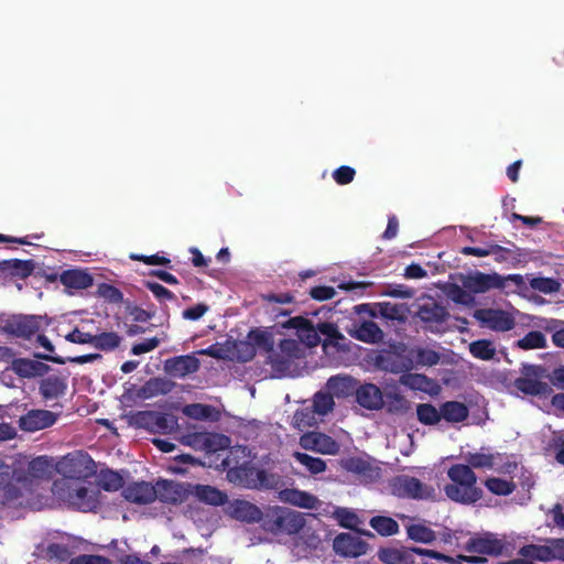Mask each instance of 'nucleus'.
Returning <instances> with one entry per match:
<instances>
[{"mask_svg":"<svg viewBox=\"0 0 564 564\" xmlns=\"http://www.w3.org/2000/svg\"><path fill=\"white\" fill-rule=\"evenodd\" d=\"M460 281L463 286L471 294L485 293L491 289L503 290L509 281L512 282L517 289L525 288V281L521 274H509L507 276H502L496 272L484 273L476 271L467 275H463Z\"/></svg>","mask_w":564,"mask_h":564,"instance_id":"2","label":"nucleus"},{"mask_svg":"<svg viewBox=\"0 0 564 564\" xmlns=\"http://www.w3.org/2000/svg\"><path fill=\"white\" fill-rule=\"evenodd\" d=\"M248 338L252 341V345H250L248 343L241 344L247 350L246 356L242 358L243 361L251 360L254 357L256 350H254L253 346L261 347L268 352L273 350L272 337L270 334H268L264 330H259V329L250 330L248 334Z\"/></svg>","mask_w":564,"mask_h":564,"instance_id":"27","label":"nucleus"},{"mask_svg":"<svg viewBox=\"0 0 564 564\" xmlns=\"http://www.w3.org/2000/svg\"><path fill=\"white\" fill-rule=\"evenodd\" d=\"M484 485L492 495L496 496H509L517 489L514 481L499 477H488L484 481Z\"/></svg>","mask_w":564,"mask_h":564,"instance_id":"37","label":"nucleus"},{"mask_svg":"<svg viewBox=\"0 0 564 564\" xmlns=\"http://www.w3.org/2000/svg\"><path fill=\"white\" fill-rule=\"evenodd\" d=\"M464 549L469 553L498 556L505 550V542L492 533L470 538Z\"/></svg>","mask_w":564,"mask_h":564,"instance_id":"14","label":"nucleus"},{"mask_svg":"<svg viewBox=\"0 0 564 564\" xmlns=\"http://www.w3.org/2000/svg\"><path fill=\"white\" fill-rule=\"evenodd\" d=\"M123 486V479L118 473L110 471L104 475L101 487L106 491H115Z\"/></svg>","mask_w":564,"mask_h":564,"instance_id":"62","label":"nucleus"},{"mask_svg":"<svg viewBox=\"0 0 564 564\" xmlns=\"http://www.w3.org/2000/svg\"><path fill=\"white\" fill-rule=\"evenodd\" d=\"M406 532L411 540L420 543H432L436 539L435 532L423 524H411Z\"/></svg>","mask_w":564,"mask_h":564,"instance_id":"46","label":"nucleus"},{"mask_svg":"<svg viewBox=\"0 0 564 564\" xmlns=\"http://www.w3.org/2000/svg\"><path fill=\"white\" fill-rule=\"evenodd\" d=\"M381 295L395 299H411L414 296V290L404 284H389L381 291Z\"/></svg>","mask_w":564,"mask_h":564,"instance_id":"54","label":"nucleus"},{"mask_svg":"<svg viewBox=\"0 0 564 564\" xmlns=\"http://www.w3.org/2000/svg\"><path fill=\"white\" fill-rule=\"evenodd\" d=\"M449 484L444 486L446 497L460 505H475L482 496L484 491L477 486V475L470 466L464 464H454L447 469Z\"/></svg>","mask_w":564,"mask_h":564,"instance_id":"1","label":"nucleus"},{"mask_svg":"<svg viewBox=\"0 0 564 564\" xmlns=\"http://www.w3.org/2000/svg\"><path fill=\"white\" fill-rule=\"evenodd\" d=\"M46 557L50 561L66 562L70 557V551L68 546L59 543H51L46 549Z\"/></svg>","mask_w":564,"mask_h":564,"instance_id":"53","label":"nucleus"},{"mask_svg":"<svg viewBox=\"0 0 564 564\" xmlns=\"http://www.w3.org/2000/svg\"><path fill=\"white\" fill-rule=\"evenodd\" d=\"M383 408L389 414L403 415L411 409L410 401L397 389L383 392Z\"/></svg>","mask_w":564,"mask_h":564,"instance_id":"29","label":"nucleus"},{"mask_svg":"<svg viewBox=\"0 0 564 564\" xmlns=\"http://www.w3.org/2000/svg\"><path fill=\"white\" fill-rule=\"evenodd\" d=\"M173 382L165 378H150L140 389V395L144 399H151L158 395L167 394L173 389Z\"/></svg>","mask_w":564,"mask_h":564,"instance_id":"33","label":"nucleus"},{"mask_svg":"<svg viewBox=\"0 0 564 564\" xmlns=\"http://www.w3.org/2000/svg\"><path fill=\"white\" fill-rule=\"evenodd\" d=\"M35 358L51 361V362H54L57 365H65L66 362L84 365L87 362H93V361L101 358V356L99 354H87V355H82V356H76V357L64 358V357H61L57 355H41V352H37V354H35Z\"/></svg>","mask_w":564,"mask_h":564,"instance_id":"39","label":"nucleus"},{"mask_svg":"<svg viewBox=\"0 0 564 564\" xmlns=\"http://www.w3.org/2000/svg\"><path fill=\"white\" fill-rule=\"evenodd\" d=\"M370 527L383 536L394 535L399 532L398 522L384 516H376L370 520Z\"/></svg>","mask_w":564,"mask_h":564,"instance_id":"41","label":"nucleus"},{"mask_svg":"<svg viewBox=\"0 0 564 564\" xmlns=\"http://www.w3.org/2000/svg\"><path fill=\"white\" fill-rule=\"evenodd\" d=\"M518 347L524 350L545 348L546 338L540 330H531L518 340Z\"/></svg>","mask_w":564,"mask_h":564,"instance_id":"47","label":"nucleus"},{"mask_svg":"<svg viewBox=\"0 0 564 564\" xmlns=\"http://www.w3.org/2000/svg\"><path fill=\"white\" fill-rule=\"evenodd\" d=\"M209 310V306L205 303H198L195 306L188 307L183 311L182 317L187 321H198Z\"/></svg>","mask_w":564,"mask_h":564,"instance_id":"63","label":"nucleus"},{"mask_svg":"<svg viewBox=\"0 0 564 564\" xmlns=\"http://www.w3.org/2000/svg\"><path fill=\"white\" fill-rule=\"evenodd\" d=\"M310 295L315 301H327L336 295V291L333 286L317 285L310 290Z\"/></svg>","mask_w":564,"mask_h":564,"instance_id":"61","label":"nucleus"},{"mask_svg":"<svg viewBox=\"0 0 564 564\" xmlns=\"http://www.w3.org/2000/svg\"><path fill=\"white\" fill-rule=\"evenodd\" d=\"M546 370L542 366L523 365L521 377L514 380V387L524 394L547 398L553 390L547 382L542 381L546 378Z\"/></svg>","mask_w":564,"mask_h":564,"instance_id":"5","label":"nucleus"},{"mask_svg":"<svg viewBox=\"0 0 564 564\" xmlns=\"http://www.w3.org/2000/svg\"><path fill=\"white\" fill-rule=\"evenodd\" d=\"M230 446V438L220 433L206 432L204 452L216 453Z\"/></svg>","mask_w":564,"mask_h":564,"instance_id":"44","label":"nucleus"},{"mask_svg":"<svg viewBox=\"0 0 564 564\" xmlns=\"http://www.w3.org/2000/svg\"><path fill=\"white\" fill-rule=\"evenodd\" d=\"M65 339L73 344L93 345L94 335L90 333H85L80 330L78 327H75L72 332L65 335Z\"/></svg>","mask_w":564,"mask_h":564,"instance_id":"60","label":"nucleus"},{"mask_svg":"<svg viewBox=\"0 0 564 564\" xmlns=\"http://www.w3.org/2000/svg\"><path fill=\"white\" fill-rule=\"evenodd\" d=\"M530 286L544 294L556 293L561 289V283L553 278L536 276L530 280Z\"/></svg>","mask_w":564,"mask_h":564,"instance_id":"50","label":"nucleus"},{"mask_svg":"<svg viewBox=\"0 0 564 564\" xmlns=\"http://www.w3.org/2000/svg\"><path fill=\"white\" fill-rule=\"evenodd\" d=\"M122 338L115 332L94 335L93 346L102 351H111L120 346Z\"/></svg>","mask_w":564,"mask_h":564,"instance_id":"40","label":"nucleus"},{"mask_svg":"<svg viewBox=\"0 0 564 564\" xmlns=\"http://www.w3.org/2000/svg\"><path fill=\"white\" fill-rule=\"evenodd\" d=\"M130 259L134 261L143 262L148 265H164V267H171V260L164 256L160 254H152V256H143V254H130Z\"/></svg>","mask_w":564,"mask_h":564,"instance_id":"58","label":"nucleus"},{"mask_svg":"<svg viewBox=\"0 0 564 564\" xmlns=\"http://www.w3.org/2000/svg\"><path fill=\"white\" fill-rule=\"evenodd\" d=\"M144 286L151 291L154 297L162 304L177 300L173 292L158 282L144 281Z\"/></svg>","mask_w":564,"mask_h":564,"instance_id":"51","label":"nucleus"},{"mask_svg":"<svg viewBox=\"0 0 564 564\" xmlns=\"http://www.w3.org/2000/svg\"><path fill=\"white\" fill-rule=\"evenodd\" d=\"M416 417L423 425H436L441 422V408L436 409L431 403H419L416 405Z\"/></svg>","mask_w":564,"mask_h":564,"instance_id":"38","label":"nucleus"},{"mask_svg":"<svg viewBox=\"0 0 564 564\" xmlns=\"http://www.w3.org/2000/svg\"><path fill=\"white\" fill-rule=\"evenodd\" d=\"M475 317L481 324L496 332H508L514 327L513 317L502 311L494 308H481L475 312Z\"/></svg>","mask_w":564,"mask_h":564,"instance_id":"15","label":"nucleus"},{"mask_svg":"<svg viewBox=\"0 0 564 564\" xmlns=\"http://www.w3.org/2000/svg\"><path fill=\"white\" fill-rule=\"evenodd\" d=\"M50 467H51V463L46 456H39V457L32 459L28 465V469L24 468V470L26 473V479L24 482H21V484L25 485L29 481L30 477H33V478L44 477L47 474Z\"/></svg>","mask_w":564,"mask_h":564,"instance_id":"45","label":"nucleus"},{"mask_svg":"<svg viewBox=\"0 0 564 564\" xmlns=\"http://www.w3.org/2000/svg\"><path fill=\"white\" fill-rule=\"evenodd\" d=\"M380 315L390 321L404 323L408 318L409 307L406 304L382 302L378 304Z\"/></svg>","mask_w":564,"mask_h":564,"instance_id":"35","label":"nucleus"},{"mask_svg":"<svg viewBox=\"0 0 564 564\" xmlns=\"http://www.w3.org/2000/svg\"><path fill=\"white\" fill-rule=\"evenodd\" d=\"M294 459L300 463L311 475H318L326 470V462L319 457H313L306 453L294 452Z\"/></svg>","mask_w":564,"mask_h":564,"instance_id":"36","label":"nucleus"},{"mask_svg":"<svg viewBox=\"0 0 564 564\" xmlns=\"http://www.w3.org/2000/svg\"><path fill=\"white\" fill-rule=\"evenodd\" d=\"M191 496L198 501L210 506H223L227 501V495L209 485H192Z\"/></svg>","mask_w":564,"mask_h":564,"instance_id":"26","label":"nucleus"},{"mask_svg":"<svg viewBox=\"0 0 564 564\" xmlns=\"http://www.w3.org/2000/svg\"><path fill=\"white\" fill-rule=\"evenodd\" d=\"M58 414L50 410L34 409L28 411L19 420V426L25 432H35L54 425Z\"/></svg>","mask_w":564,"mask_h":564,"instance_id":"16","label":"nucleus"},{"mask_svg":"<svg viewBox=\"0 0 564 564\" xmlns=\"http://www.w3.org/2000/svg\"><path fill=\"white\" fill-rule=\"evenodd\" d=\"M43 317L40 315H11L0 317V329L18 338L30 339L42 327Z\"/></svg>","mask_w":564,"mask_h":564,"instance_id":"6","label":"nucleus"},{"mask_svg":"<svg viewBox=\"0 0 564 564\" xmlns=\"http://www.w3.org/2000/svg\"><path fill=\"white\" fill-rule=\"evenodd\" d=\"M416 316L425 324L426 329L434 333L448 319L449 313L445 306L432 301L420 305Z\"/></svg>","mask_w":564,"mask_h":564,"instance_id":"12","label":"nucleus"},{"mask_svg":"<svg viewBox=\"0 0 564 564\" xmlns=\"http://www.w3.org/2000/svg\"><path fill=\"white\" fill-rule=\"evenodd\" d=\"M356 401L364 409L378 411L383 409V392L375 383H362L355 390Z\"/></svg>","mask_w":564,"mask_h":564,"instance_id":"19","label":"nucleus"},{"mask_svg":"<svg viewBox=\"0 0 564 564\" xmlns=\"http://www.w3.org/2000/svg\"><path fill=\"white\" fill-rule=\"evenodd\" d=\"M389 488L393 496L402 499L436 500V489L409 475H398L390 479Z\"/></svg>","mask_w":564,"mask_h":564,"instance_id":"3","label":"nucleus"},{"mask_svg":"<svg viewBox=\"0 0 564 564\" xmlns=\"http://www.w3.org/2000/svg\"><path fill=\"white\" fill-rule=\"evenodd\" d=\"M356 171L348 165H341L333 172V178L338 185H347L355 178Z\"/></svg>","mask_w":564,"mask_h":564,"instance_id":"59","label":"nucleus"},{"mask_svg":"<svg viewBox=\"0 0 564 564\" xmlns=\"http://www.w3.org/2000/svg\"><path fill=\"white\" fill-rule=\"evenodd\" d=\"M25 479L26 473L21 462L7 463L0 456V489L4 491L6 500L12 501L21 496V490L17 485L24 482Z\"/></svg>","mask_w":564,"mask_h":564,"instance_id":"7","label":"nucleus"},{"mask_svg":"<svg viewBox=\"0 0 564 564\" xmlns=\"http://www.w3.org/2000/svg\"><path fill=\"white\" fill-rule=\"evenodd\" d=\"M440 354L429 348H417L415 350V360L421 366H435L440 362Z\"/></svg>","mask_w":564,"mask_h":564,"instance_id":"55","label":"nucleus"},{"mask_svg":"<svg viewBox=\"0 0 564 564\" xmlns=\"http://www.w3.org/2000/svg\"><path fill=\"white\" fill-rule=\"evenodd\" d=\"M191 484L161 479L155 484L156 499L167 505H181L191 497Z\"/></svg>","mask_w":564,"mask_h":564,"instance_id":"9","label":"nucleus"},{"mask_svg":"<svg viewBox=\"0 0 564 564\" xmlns=\"http://www.w3.org/2000/svg\"><path fill=\"white\" fill-rule=\"evenodd\" d=\"M413 551L412 547H386L379 550L378 557L384 564H413Z\"/></svg>","mask_w":564,"mask_h":564,"instance_id":"28","label":"nucleus"},{"mask_svg":"<svg viewBox=\"0 0 564 564\" xmlns=\"http://www.w3.org/2000/svg\"><path fill=\"white\" fill-rule=\"evenodd\" d=\"M200 367V361L194 355H182L166 359L164 370L174 378H184L195 373Z\"/></svg>","mask_w":564,"mask_h":564,"instance_id":"18","label":"nucleus"},{"mask_svg":"<svg viewBox=\"0 0 564 564\" xmlns=\"http://www.w3.org/2000/svg\"><path fill=\"white\" fill-rule=\"evenodd\" d=\"M350 335L368 344H377L383 338L382 329L372 321L362 322Z\"/></svg>","mask_w":564,"mask_h":564,"instance_id":"32","label":"nucleus"},{"mask_svg":"<svg viewBox=\"0 0 564 564\" xmlns=\"http://www.w3.org/2000/svg\"><path fill=\"white\" fill-rule=\"evenodd\" d=\"M447 295L456 304L473 306L475 303L474 295L463 285L449 284Z\"/></svg>","mask_w":564,"mask_h":564,"instance_id":"49","label":"nucleus"},{"mask_svg":"<svg viewBox=\"0 0 564 564\" xmlns=\"http://www.w3.org/2000/svg\"><path fill=\"white\" fill-rule=\"evenodd\" d=\"M67 390V377L51 375L43 378L39 384V392L44 400H55L63 397Z\"/></svg>","mask_w":564,"mask_h":564,"instance_id":"22","label":"nucleus"},{"mask_svg":"<svg viewBox=\"0 0 564 564\" xmlns=\"http://www.w3.org/2000/svg\"><path fill=\"white\" fill-rule=\"evenodd\" d=\"M63 489L66 491L68 502L84 512L94 511L100 505L98 492L89 491L84 484L73 476L63 481Z\"/></svg>","mask_w":564,"mask_h":564,"instance_id":"8","label":"nucleus"},{"mask_svg":"<svg viewBox=\"0 0 564 564\" xmlns=\"http://www.w3.org/2000/svg\"><path fill=\"white\" fill-rule=\"evenodd\" d=\"M214 408L212 405L202 404V403H193L186 405L184 409V413L192 419L195 420H208L212 417L214 412Z\"/></svg>","mask_w":564,"mask_h":564,"instance_id":"52","label":"nucleus"},{"mask_svg":"<svg viewBox=\"0 0 564 564\" xmlns=\"http://www.w3.org/2000/svg\"><path fill=\"white\" fill-rule=\"evenodd\" d=\"M335 405L334 398L328 392L318 391L313 398V410L318 415H326L333 411Z\"/></svg>","mask_w":564,"mask_h":564,"instance_id":"48","label":"nucleus"},{"mask_svg":"<svg viewBox=\"0 0 564 564\" xmlns=\"http://www.w3.org/2000/svg\"><path fill=\"white\" fill-rule=\"evenodd\" d=\"M469 352L480 360H491L496 355V347L488 339H478L469 344Z\"/></svg>","mask_w":564,"mask_h":564,"instance_id":"42","label":"nucleus"},{"mask_svg":"<svg viewBox=\"0 0 564 564\" xmlns=\"http://www.w3.org/2000/svg\"><path fill=\"white\" fill-rule=\"evenodd\" d=\"M372 360L378 369L395 375L410 371L413 368L412 359L395 350H380Z\"/></svg>","mask_w":564,"mask_h":564,"instance_id":"10","label":"nucleus"},{"mask_svg":"<svg viewBox=\"0 0 564 564\" xmlns=\"http://www.w3.org/2000/svg\"><path fill=\"white\" fill-rule=\"evenodd\" d=\"M59 282L67 289L86 290L94 284V278L84 270L68 269L61 273Z\"/></svg>","mask_w":564,"mask_h":564,"instance_id":"25","label":"nucleus"},{"mask_svg":"<svg viewBox=\"0 0 564 564\" xmlns=\"http://www.w3.org/2000/svg\"><path fill=\"white\" fill-rule=\"evenodd\" d=\"M300 446L305 451H312L324 455H337L340 445L332 436L322 432H307L301 435Z\"/></svg>","mask_w":564,"mask_h":564,"instance_id":"11","label":"nucleus"},{"mask_svg":"<svg viewBox=\"0 0 564 564\" xmlns=\"http://www.w3.org/2000/svg\"><path fill=\"white\" fill-rule=\"evenodd\" d=\"M12 264H13V267L11 268L10 274L13 276H19L21 279H25L33 273V270H34L33 260L14 259Z\"/></svg>","mask_w":564,"mask_h":564,"instance_id":"57","label":"nucleus"},{"mask_svg":"<svg viewBox=\"0 0 564 564\" xmlns=\"http://www.w3.org/2000/svg\"><path fill=\"white\" fill-rule=\"evenodd\" d=\"M124 499L137 505H148L156 499L155 485L148 481L133 482L122 491Z\"/></svg>","mask_w":564,"mask_h":564,"instance_id":"21","label":"nucleus"},{"mask_svg":"<svg viewBox=\"0 0 564 564\" xmlns=\"http://www.w3.org/2000/svg\"><path fill=\"white\" fill-rule=\"evenodd\" d=\"M312 322L303 316H295L289 318L286 322L282 324L283 328H293L299 330L300 333H305L312 326Z\"/></svg>","mask_w":564,"mask_h":564,"instance_id":"64","label":"nucleus"},{"mask_svg":"<svg viewBox=\"0 0 564 564\" xmlns=\"http://www.w3.org/2000/svg\"><path fill=\"white\" fill-rule=\"evenodd\" d=\"M352 379L350 377L333 376L327 380V387L335 394L346 393L351 388Z\"/></svg>","mask_w":564,"mask_h":564,"instance_id":"56","label":"nucleus"},{"mask_svg":"<svg viewBox=\"0 0 564 564\" xmlns=\"http://www.w3.org/2000/svg\"><path fill=\"white\" fill-rule=\"evenodd\" d=\"M230 516L241 522H261L262 511L253 503L246 500H236L230 506Z\"/></svg>","mask_w":564,"mask_h":564,"instance_id":"24","label":"nucleus"},{"mask_svg":"<svg viewBox=\"0 0 564 564\" xmlns=\"http://www.w3.org/2000/svg\"><path fill=\"white\" fill-rule=\"evenodd\" d=\"M281 498L293 506L307 509L314 508L317 502V498L315 496L299 489L283 490L281 491Z\"/></svg>","mask_w":564,"mask_h":564,"instance_id":"34","label":"nucleus"},{"mask_svg":"<svg viewBox=\"0 0 564 564\" xmlns=\"http://www.w3.org/2000/svg\"><path fill=\"white\" fill-rule=\"evenodd\" d=\"M469 415L468 406L459 401H446L441 404V420L448 423H460Z\"/></svg>","mask_w":564,"mask_h":564,"instance_id":"31","label":"nucleus"},{"mask_svg":"<svg viewBox=\"0 0 564 564\" xmlns=\"http://www.w3.org/2000/svg\"><path fill=\"white\" fill-rule=\"evenodd\" d=\"M238 476L245 475L250 477L248 486L256 489H279L282 485V478L278 474L269 473L265 469L254 467L238 468Z\"/></svg>","mask_w":564,"mask_h":564,"instance_id":"13","label":"nucleus"},{"mask_svg":"<svg viewBox=\"0 0 564 564\" xmlns=\"http://www.w3.org/2000/svg\"><path fill=\"white\" fill-rule=\"evenodd\" d=\"M484 447L480 452H468L465 454L464 458L466 460L467 466H470V469H494L497 459L501 458L500 453H485Z\"/></svg>","mask_w":564,"mask_h":564,"instance_id":"30","label":"nucleus"},{"mask_svg":"<svg viewBox=\"0 0 564 564\" xmlns=\"http://www.w3.org/2000/svg\"><path fill=\"white\" fill-rule=\"evenodd\" d=\"M12 371L20 378L43 377L51 369L48 365L28 358H18L12 360Z\"/></svg>","mask_w":564,"mask_h":564,"instance_id":"23","label":"nucleus"},{"mask_svg":"<svg viewBox=\"0 0 564 564\" xmlns=\"http://www.w3.org/2000/svg\"><path fill=\"white\" fill-rule=\"evenodd\" d=\"M333 547L337 554L358 557L368 551V543L351 533H340L334 539Z\"/></svg>","mask_w":564,"mask_h":564,"instance_id":"17","label":"nucleus"},{"mask_svg":"<svg viewBox=\"0 0 564 564\" xmlns=\"http://www.w3.org/2000/svg\"><path fill=\"white\" fill-rule=\"evenodd\" d=\"M261 525L273 534H295L304 527V519L296 512L274 508L262 513Z\"/></svg>","mask_w":564,"mask_h":564,"instance_id":"4","label":"nucleus"},{"mask_svg":"<svg viewBox=\"0 0 564 564\" xmlns=\"http://www.w3.org/2000/svg\"><path fill=\"white\" fill-rule=\"evenodd\" d=\"M491 254L498 263L517 264L520 262V253L517 249L506 248L496 243H491Z\"/></svg>","mask_w":564,"mask_h":564,"instance_id":"43","label":"nucleus"},{"mask_svg":"<svg viewBox=\"0 0 564 564\" xmlns=\"http://www.w3.org/2000/svg\"><path fill=\"white\" fill-rule=\"evenodd\" d=\"M343 469L360 477L362 481L371 482L379 477V468L361 457H348L340 463Z\"/></svg>","mask_w":564,"mask_h":564,"instance_id":"20","label":"nucleus"}]
</instances>
